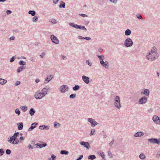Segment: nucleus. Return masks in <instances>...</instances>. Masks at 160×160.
<instances>
[{
    "mask_svg": "<svg viewBox=\"0 0 160 160\" xmlns=\"http://www.w3.org/2000/svg\"><path fill=\"white\" fill-rule=\"evenodd\" d=\"M24 68L23 66H20L18 68L17 71V72L19 73L22 71L24 69Z\"/></svg>",
    "mask_w": 160,
    "mask_h": 160,
    "instance_id": "27",
    "label": "nucleus"
},
{
    "mask_svg": "<svg viewBox=\"0 0 160 160\" xmlns=\"http://www.w3.org/2000/svg\"><path fill=\"white\" fill-rule=\"evenodd\" d=\"M82 79L84 82L87 84H88L90 82V80L89 77L85 75L82 76Z\"/></svg>",
    "mask_w": 160,
    "mask_h": 160,
    "instance_id": "16",
    "label": "nucleus"
},
{
    "mask_svg": "<svg viewBox=\"0 0 160 160\" xmlns=\"http://www.w3.org/2000/svg\"><path fill=\"white\" fill-rule=\"evenodd\" d=\"M154 140H155L154 144H157L159 145H160L159 138L158 139L155 138Z\"/></svg>",
    "mask_w": 160,
    "mask_h": 160,
    "instance_id": "35",
    "label": "nucleus"
},
{
    "mask_svg": "<svg viewBox=\"0 0 160 160\" xmlns=\"http://www.w3.org/2000/svg\"><path fill=\"white\" fill-rule=\"evenodd\" d=\"M158 57L157 48L155 46L152 47L150 51L148 52L146 55L147 59L150 61H152L157 59Z\"/></svg>",
    "mask_w": 160,
    "mask_h": 160,
    "instance_id": "1",
    "label": "nucleus"
},
{
    "mask_svg": "<svg viewBox=\"0 0 160 160\" xmlns=\"http://www.w3.org/2000/svg\"><path fill=\"white\" fill-rule=\"evenodd\" d=\"M96 56L99 60L100 64L105 69H108L109 68V63L107 61L105 62L103 61V60L105 59L104 56L103 55H97Z\"/></svg>",
    "mask_w": 160,
    "mask_h": 160,
    "instance_id": "2",
    "label": "nucleus"
},
{
    "mask_svg": "<svg viewBox=\"0 0 160 160\" xmlns=\"http://www.w3.org/2000/svg\"><path fill=\"white\" fill-rule=\"evenodd\" d=\"M111 2L114 4H116L118 2L117 0H109Z\"/></svg>",
    "mask_w": 160,
    "mask_h": 160,
    "instance_id": "50",
    "label": "nucleus"
},
{
    "mask_svg": "<svg viewBox=\"0 0 160 160\" xmlns=\"http://www.w3.org/2000/svg\"><path fill=\"white\" fill-rule=\"evenodd\" d=\"M34 146H36L37 148H38V147H39V148H42V144H39V143H37L36 144H34Z\"/></svg>",
    "mask_w": 160,
    "mask_h": 160,
    "instance_id": "48",
    "label": "nucleus"
},
{
    "mask_svg": "<svg viewBox=\"0 0 160 160\" xmlns=\"http://www.w3.org/2000/svg\"><path fill=\"white\" fill-rule=\"evenodd\" d=\"M53 75H48L47 76L46 78L45 79L44 82L45 84L48 83L53 78Z\"/></svg>",
    "mask_w": 160,
    "mask_h": 160,
    "instance_id": "13",
    "label": "nucleus"
},
{
    "mask_svg": "<svg viewBox=\"0 0 160 160\" xmlns=\"http://www.w3.org/2000/svg\"><path fill=\"white\" fill-rule=\"evenodd\" d=\"M148 101L147 98L145 96L142 97L138 100V103L140 104H145Z\"/></svg>",
    "mask_w": 160,
    "mask_h": 160,
    "instance_id": "9",
    "label": "nucleus"
},
{
    "mask_svg": "<svg viewBox=\"0 0 160 160\" xmlns=\"http://www.w3.org/2000/svg\"><path fill=\"white\" fill-rule=\"evenodd\" d=\"M50 38L52 41L55 44H57L59 43V40L57 37L54 35H52L50 36Z\"/></svg>",
    "mask_w": 160,
    "mask_h": 160,
    "instance_id": "10",
    "label": "nucleus"
},
{
    "mask_svg": "<svg viewBox=\"0 0 160 160\" xmlns=\"http://www.w3.org/2000/svg\"><path fill=\"white\" fill-rule=\"evenodd\" d=\"M45 95L39 91L36 92L34 94V97L37 99H41Z\"/></svg>",
    "mask_w": 160,
    "mask_h": 160,
    "instance_id": "7",
    "label": "nucleus"
},
{
    "mask_svg": "<svg viewBox=\"0 0 160 160\" xmlns=\"http://www.w3.org/2000/svg\"><path fill=\"white\" fill-rule=\"evenodd\" d=\"M136 17L139 19H143V18H142V16L139 13L137 14H136Z\"/></svg>",
    "mask_w": 160,
    "mask_h": 160,
    "instance_id": "36",
    "label": "nucleus"
},
{
    "mask_svg": "<svg viewBox=\"0 0 160 160\" xmlns=\"http://www.w3.org/2000/svg\"><path fill=\"white\" fill-rule=\"evenodd\" d=\"M114 142V139H113V140L111 141V142L109 143V145L110 147H111L112 144H113Z\"/></svg>",
    "mask_w": 160,
    "mask_h": 160,
    "instance_id": "54",
    "label": "nucleus"
},
{
    "mask_svg": "<svg viewBox=\"0 0 160 160\" xmlns=\"http://www.w3.org/2000/svg\"><path fill=\"white\" fill-rule=\"evenodd\" d=\"M124 44L127 48L130 47L133 45V42L131 38H128L125 40Z\"/></svg>",
    "mask_w": 160,
    "mask_h": 160,
    "instance_id": "5",
    "label": "nucleus"
},
{
    "mask_svg": "<svg viewBox=\"0 0 160 160\" xmlns=\"http://www.w3.org/2000/svg\"><path fill=\"white\" fill-rule=\"evenodd\" d=\"M131 31L129 29H127L125 32V34L126 36H129L131 34Z\"/></svg>",
    "mask_w": 160,
    "mask_h": 160,
    "instance_id": "24",
    "label": "nucleus"
},
{
    "mask_svg": "<svg viewBox=\"0 0 160 160\" xmlns=\"http://www.w3.org/2000/svg\"><path fill=\"white\" fill-rule=\"evenodd\" d=\"M83 155H81L79 157L77 158L76 160H81V159L83 158Z\"/></svg>",
    "mask_w": 160,
    "mask_h": 160,
    "instance_id": "57",
    "label": "nucleus"
},
{
    "mask_svg": "<svg viewBox=\"0 0 160 160\" xmlns=\"http://www.w3.org/2000/svg\"><path fill=\"white\" fill-rule=\"evenodd\" d=\"M38 124V123L37 122H34L32 123L30 128H29L28 130V131H31L33 129L35 128L37 126V125Z\"/></svg>",
    "mask_w": 160,
    "mask_h": 160,
    "instance_id": "18",
    "label": "nucleus"
},
{
    "mask_svg": "<svg viewBox=\"0 0 160 160\" xmlns=\"http://www.w3.org/2000/svg\"><path fill=\"white\" fill-rule=\"evenodd\" d=\"M153 110L152 108H150L148 110V111L149 113H150L153 111Z\"/></svg>",
    "mask_w": 160,
    "mask_h": 160,
    "instance_id": "62",
    "label": "nucleus"
},
{
    "mask_svg": "<svg viewBox=\"0 0 160 160\" xmlns=\"http://www.w3.org/2000/svg\"><path fill=\"white\" fill-rule=\"evenodd\" d=\"M36 111L34 110L33 108H31L30 110L29 111V114L31 115V116H33L34 114L35 113Z\"/></svg>",
    "mask_w": 160,
    "mask_h": 160,
    "instance_id": "22",
    "label": "nucleus"
},
{
    "mask_svg": "<svg viewBox=\"0 0 160 160\" xmlns=\"http://www.w3.org/2000/svg\"><path fill=\"white\" fill-rule=\"evenodd\" d=\"M144 135V133L142 132H138L136 133L134 135L135 137H139Z\"/></svg>",
    "mask_w": 160,
    "mask_h": 160,
    "instance_id": "19",
    "label": "nucleus"
},
{
    "mask_svg": "<svg viewBox=\"0 0 160 160\" xmlns=\"http://www.w3.org/2000/svg\"><path fill=\"white\" fill-rule=\"evenodd\" d=\"M45 54V53L44 52H42L41 54L40 55V57L42 58H43V55H44Z\"/></svg>",
    "mask_w": 160,
    "mask_h": 160,
    "instance_id": "61",
    "label": "nucleus"
},
{
    "mask_svg": "<svg viewBox=\"0 0 160 160\" xmlns=\"http://www.w3.org/2000/svg\"><path fill=\"white\" fill-rule=\"evenodd\" d=\"M155 138H149L148 139V142L151 144H154L155 140H154Z\"/></svg>",
    "mask_w": 160,
    "mask_h": 160,
    "instance_id": "31",
    "label": "nucleus"
},
{
    "mask_svg": "<svg viewBox=\"0 0 160 160\" xmlns=\"http://www.w3.org/2000/svg\"><path fill=\"white\" fill-rule=\"evenodd\" d=\"M51 22L53 24L56 23L57 22L56 20L54 18H52L51 20Z\"/></svg>",
    "mask_w": 160,
    "mask_h": 160,
    "instance_id": "41",
    "label": "nucleus"
},
{
    "mask_svg": "<svg viewBox=\"0 0 160 160\" xmlns=\"http://www.w3.org/2000/svg\"><path fill=\"white\" fill-rule=\"evenodd\" d=\"M8 141L13 144H17L19 142V140L17 138L12 136L9 139L8 138Z\"/></svg>",
    "mask_w": 160,
    "mask_h": 160,
    "instance_id": "6",
    "label": "nucleus"
},
{
    "mask_svg": "<svg viewBox=\"0 0 160 160\" xmlns=\"http://www.w3.org/2000/svg\"><path fill=\"white\" fill-rule=\"evenodd\" d=\"M12 11L10 10H7L6 11L7 14L8 15L12 13Z\"/></svg>",
    "mask_w": 160,
    "mask_h": 160,
    "instance_id": "58",
    "label": "nucleus"
},
{
    "mask_svg": "<svg viewBox=\"0 0 160 160\" xmlns=\"http://www.w3.org/2000/svg\"><path fill=\"white\" fill-rule=\"evenodd\" d=\"M15 112L16 114H18V116H19L20 114V111L19 109L17 108L15 110Z\"/></svg>",
    "mask_w": 160,
    "mask_h": 160,
    "instance_id": "39",
    "label": "nucleus"
},
{
    "mask_svg": "<svg viewBox=\"0 0 160 160\" xmlns=\"http://www.w3.org/2000/svg\"><path fill=\"white\" fill-rule=\"evenodd\" d=\"M65 3L62 1H60V3L59 5V7L60 8H65Z\"/></svg>",
    "mask_w": 160,
    "mask_h": 160,
    "instance_id": "25",
    "label": "nucleus"
},
{
    "mask_svg": "<svg viewBox=\"0 0 160 160\" xmlns=\"http://www.w3.org/2000/svg\"><path fill=\"white\" fill-rule=\"evenodd\" d=\"M69 24L70 26L75 28L76 29H79L85 31H87L86 28L84 26L78 25L77 24L72 23H70Z\"/></svg>",
    "mask_w": 160,
    "mask_h": 160,
    "instance_id": "4",
    "label": "nucleus"
},
{
    "mask_svg": "<svg viewBox=\"0 0 160 160\" xmlns=\"http://www.w3.org/2000/svg\"><path fill=\"white\" fill-rule=\"evenodd\" d=\"M20 108L24 112H26L28 110V107L26 106H21Z\"/></svg>",
    "mask_w": 160,
    "mask_h": 160,
    "instance_id": "32",
    "label": "nucleus"
},
{
    "mask_svg": "<svg viewBox=\"0 0 160 160\" xmlns=\"http://www.w3.org/2000/svg\"><path fill=\"white\" fill-rule=\"evenodd\" d=\"M114 105L115 107L118 109H120L121 108V105L120 103V98L118 96H116L114 100Z\"/></svg>",
    "mask_w": 160,
    "mask_h": 160,
    "instance_id": "3",
    "label": "nucleus"
},
{
    "mask_svg": "<svg viewBox=\"0 0 160 160\" xmlns=\"http://www.w3.org/2000/svg\"><path fill=\"white\" fill-rule=\"evenodd\" d=\"M103 49L101 48H99L98 49V51L99 52H101L102 51Z\"/></svg>",
    "mask_w": 160,
    "mask_h": 160,
    "instance_id": "60",
    "label": "nucleus"
},
{
    "mask_svg": "<svg viewBox=\"0 0 160 160\" xmlns=\"http://www.w3.org/2000/svg\"><path fill=\"white\" fill-rule=\"evenodd\" d=\"M156 157L158 158H160V150L157 152Z\"/></svg>",
    "mask_w": 160,
    "mask_h": 160,
    "instance_id": "42",
    "label": "nucleus"
},
{
    "mask_svg": "<svg viewBox=\"0 0 160 160\" xmlns=\"http://www.w3.org/2000/svg\"><path fill=\"white\" fill-rule=\"evenodd\" d=\"M51 158H52V160H56L57 159L56 157L53 154L51 155Z\"/></svg>",
    "mask_w": 160,
    "mask_h": 160,
    "instance_id": "45",
    "label": "nucleus"
},
{
    "mask_svg": "<svg viewBox=\"0 0 160 160\" xmlns=\"http://www.w3.org/2000/svg\"><path fill=\"white\" fill-rule=\"evenodd\" d=\"M108 155L109 156L110 158H112L113 157V155L112 154V153L111 152L109 151L108 152Z\"/></svg>",
    "mask_w": 160,
    "mask_h": 160,
    "instance_id": "47",
    "label": "nucleus"
},
{
    "mask_svg": "<svg viewBox=\"0 0 160 160\" xmlns=\"http://www.w3.org/2000/svg\"><path fill=\"white\" fill-rule=\"evenodd\" d=\"M19 133L18 132H17L14 133L12 136L17 138V136L19 135Z\"/></svg>",
    "mask_w": 160,
    "mask_h": 160,
    "instance_id": "52",
    "label": "nucleus"
},
{
    "mask_svg": "<svg viewBox=\"0 0 160 160\" xmlns=\"http://www.w3.org/2000/svg\"><path fill=\"white\" fill-rule=\"evenodd\" d=\"M102 157V158H103V159H106L105 158V155L104 154V153L103 152H102L101 154V155Z\"/></svg>",
    "mask_w": 160,
    "mask_h": 160,
    "instance_id": "53",
    "label": "nucleus"
},
{
    "mask_svg": "<svg viewBox=\"0 0 160 160\" xmlns=\"http://www.w3.org/2000/svg\"><path fill=\"white\" fill-rule=\"evenodd\" d=\"M11 151L8 149H7L6 151V153L8 155H9L11 153Z\"/></svg>",
    "mask_w": 160,
    "mask_h": 160,
    "instance_id": "44",
    "label": "nucleus"
},
{
    "mask_svg": "<svg viewBox=\"0 0 160 160\" xmlns=\"http://www.w3.org/2000/svg\"><path fill=\"white\" fill-rule=\"evenodd\" d=\"M39 128L41 130H48L49 129V126L45 125H41L39 127Z\"/></svg>",
    "mask_w": 160,
    "mask_h": 160,
    "instance_id": "20",
    "label": "nucleus"
},
{
    "mask_svg": "<svg viewBox=\"0 0 160 160\" xmlns=\"http://www.w3.org/2000/svg\"><path fill=\"white\" fill-rule=\"evenodd\" d=\"M80 144L84 146L87 149H88L90 148V147L89 143L88 142H85L84 141H81L80 142Z\"/></svg>",
    "mask_w": 160,
    "mask_h": 160,
    "instance_id": "14",
    "label": "nucleus"
},
{
    "mask_svg": "<svg viewBox=\"0 0 160 160\" xmlns=\"http://www.w3.org/2000/svg\"><path fill=\"white\" fill-rule=\"evenodd\" d=\"M4 153V151L2 149H0V154H1V156H2Z\"/></svg>",
    "mask_w": 160,
    "mask_h": 160,
    "instance_id": "51",
    "label": "nucleus"
},
{
    "mask_svg": "<svg viewBox=\"0 0 160 160\" xmlns=\"http://www.w3.org/2000/svg\"><path fill=\"white\" fill-rule=\"evenodd\" d=\"M84 39L88 41L91 39V38L89 37H84Z\"/></svg>",
    "mask_w": 160,
    "mask_h": 160,
    "instance_id": "59",
    "label": "nucleus"
},
{
    "mask_svg": "<svg viewBox=\"0 0 160 160\" xmlns=\"http://www.w3.org/2000/svg\"><path fill=\"white\" fill-rule=\"evenodd\" d=\"M76 96V94H72L69 96V98L71 99H74Z\"/></svg>",
    "mask_w": 160,
    "mask_h": 160,
    "instance_id": "38",
    "label": "nucleus"
},
{
    "mask_svg": "<svg viewBox=\"0 0 160 160\" xmlns=\"http://www.w3.org/2000/svg\"><path fill=\"white\" fill-rule=\"evenodd\" d=\"M16 56H13L11 59L10 62H13L15 60V57H16Z\"/></svg>",
    "mask_w": 160,
    "mask_h": 160,
    "instance_id": "49",
    "label": "nucleus"
},
{
    "mask_svg": "<svg viewBox=\"0 0 160 160\" xmlns=\"http://www.w3.org/2000/svg\"><path fill=\"white\" fill-rule=\"evenodd\" d=\"M95 131V130L94 129H91V132L90 134V136H92L94 134V132Z\"/></svg>",
    "mask_w": 160,
    "mask_h": 160,
    "instance_id": "40",
    "label": "nucleus"
},
{
    "mask_svg": "<svg viewBox=\"0 0 160 160\" xmlns=\"http://www.w3.org/2000/svg\"><path fill=\"white\" fill-rule=\"evenodd\" d=\"M140 158L142 160H144L146 158V156L143 153H141L139 156Z\"/></svg>",
    "mask_w": 160,
    "mask_h": 160,
    "instance_id": "23",
    "label": "nucleus"
},
{
    "mask_svg": "<svg viewBox=\"0 0 160 160\" xmlns=\"http://www.w3.org/2000/svg\"><path fill=\"white\" fill-rule=\"evenodd\" d=\"M53 3L55 4H56L58 2V1L57 0H52Z\"/></svg>",
    "mask_w": 160,
    "mask_h": 160,
    "instance_id": "64",
    "label": "nucleus"
},
{
    "mask_svg": "<svg viewBox=\"0 0 160 160\" xmlns=\"http://www.w3.org/2000/svg\"><path fill=\"white\" fill-rule=\"evenodd\" d=\"M88 121L90 123L91 126L94 127L96 125L98 124V123L96 122L92 118H88Z\"/></svg>",
    "mask_w": 160,
    "mask_h": 160,
    "instance_id": "11",
    "label": "nucleus"
},
{
    "mask_svg": "<svg viewBox=\"0 0 160 160\" xmlns=\"http://www.w3.org/2000/svg\"><path fill=\"white\" fill-rule=\"evenodd\" d=\"M152 119L154 122L158 124H160V119L159 117L156 115L153 116Z\"/></svg>",
    "mask_w": 160,
    "mask_h": 160,
    "instance_id": "12",
    "label": "nucleus"
},
{
    "mask_svg": "<svg viewBox=\"0 0 160 160\" xmlns=\"http://www.w3.org/2000/svg\"><path fill=\"white\" fill-rule=\"evenodd\" d=\"M18 129L19 130H21L23 127V123L22 122H19L17 123Z\"/></svg>",
    "mask_w": 160,
    "mask_h": 160,
    "instance_id": "21",
    "label": "nucleus"
},
{
    "mask_svg": "<svg viewBox=\"0 0 160 160\" xmlns=\"http://www.w3.org/2000/svg\"><path fill=\"white\" fill-rule=\"evenodd\" d=\"M26 64V62L22 60H21L18 62V64L20 65L24 66Z\"/></svg>",
    "mask_w": 160,
    "mask_h": 160,
    "instance_id": "34",
    "label": "nucleus"
},
{
    "mask_svg": "<svg viewBox=\"0 0 160 160\" xmlns=\"http://www.w3.org/2000/svg\"><path fill=\"white\" fill-rule=\"evenodd\" d=\"M20 84V82L19 81H17L15 83V86H18Z\"/></svg>",
    "mask_w": 160,
    "mask_h": 160,
    "instance_id": "55",
    "label": "nucleus"
},
{
    "mask_svg": "<svg viewBox=\"0 0 160 160\" xmlns=\"http://www.w3.org/2000/svg\"><path fill=\"white\" fill-rule=\"evenodd\" d=\"M58 127L60 126V124L57 122H55L54 124V126L55 128H58Z\"/></svg>",
    "mask_w": 160,
    "mask_h": 160,
    "instance_id": "46",
    "label": "nucleus"
},
{
    "mask_svg": "<svg viewBox=\"0 0 160 160\" xmlns=\"http://www.w3.org/2000/svg\"><path fill=\"white\" fill-rule=\"evenodd\" d=\"M86 62L87 64L89 66H91L92 65V62H90L89 60H87L86 61Z\"/></svg>",
    "mask_w": 160,
    "mask_h": 160,
    "instance_id": "43",
    "label": "nucleus"
},
{
    "mask_svg": "<svg viewBox=\"0 0 160 160\" xmlns=\"http://www.w3.org/2000/svg\"><path fill=\"white\" fill-rule=\"evenodd\" d=\"M96 158V157L95 155H90L88 157V159H90L91 160H93Z\"/></svg>",
    "mask_w": 160,
    "mask_h": 160,
    "instance_id": "28",
    "label": "nucleus"
},
{
    "mask_svg": "<svg viewBox=\"0 0 160 160\" xmlns=\"http://www.w3.org/2000/svg\"><path fill=\"white\" fill-rule=\"evenodd\" d=\"M80 88V87L78 85H75L74 87L72 88V89L74 91H77Z\"/></svg>",
    "mask_w": 160,
    "mask_h": 160,
    "instance_id": "33",
    "label": "nucleus"
},
{
    "mask_svg": "<svg viewBox=\"0 0 160 160\" xmlns=\"http://www.w3.org/2000/svg\"><path fill=\"white\" fill-rule=\"evenodd\" d=\"M38 17L37 16H34L32 19V21L33 22H36L38 21Z\"/></svg>",
    "mask_w": 160,
    "mask_h": 160,
    "instance_id": "37",
    "label": "nucleus"
},
{
    "mask_svg": "<svg viewBox=\"0 0 160 160\" xmlns=\"http://www.w3.org/2000/svg\"><path fill=\"white\" fill-rule=\"evenodd\" d=\"M69 153V152L68 151H66L65 150H62L61 151L60 153L61 154H65V155H68Z\"/></svg>",
    "mask_w": 160,
    "mask_h": 160,
    "instance_id": "30",
    "label": "nucleus"
},
{
    "mask_svg": "<svg viewBox=\"0 0 160 160\" xmlns=\"http://www.w3.org/2000/svg\"><path fill=\"white\" fill-rule=\"evenodd\" d=\"M7 80L4 79H3L1 78H0V84L2 85H4L7 82Z\"/></svg>",
    "mask_w": 160,
    "mask_h": 160,
    "instance_id": "26",
    "label": "nucleus"
},
{
    "mask_svg": "<svg viewBox=\"0 0 160 160\" xmlns=\"http://www.w3.org/2000/svg\"><path fill=\"white\" fill-rule=\"evenodd\" d=\"M79 15L83 17H88V15H87L84 14H80Z\"/></svg>",
    "mask_w": 160,
    "mask_h": 160,
    "instance_id": "56",
    "label": "nucleus"
},
{
    "mask_svg": "<svg viewBox=\"0 0 160 160\" xmlns=\"http://www.w3.org/2000/svg\"><path fill=\"white\" fill-rule=\"evenodd\" d=\"M78 38L79 39H84V37H83L82 36H78Z\"/></svg>",
    "mask_w": 160,
    "mask_h": 160,
    "instance_id": "63",
    "label": "nucleus"
},
{
    "mask_svg": "<svg viewBox=\"0 0 160 160\" xmlns=\"http://www.w3.org/2000/svg\"><path fill=\"white\" fill-rule=\"evenodd\" d=\"M50 89V88H48V87H46L43 88L41 92L45 96L47 95L48 93V89Z\"/></svg>",
    "mask_w": 160,
    "mask_h": 160,
    "instance_id": "17",
    "label": "nucleus"
},
{
    "mask_svg": "<svg viewBox=\"0 0 160 160\" xmlns=\"http://www.w3.org/2000/svg\"><path fill=\"white\" fill-rule=\"evenodd\" d=\"M28 14H31L32 16H34L36 14V12L34 10H30L28 12Z\"/></svg>",
    "mask_w": 160,
    "mask_h": 160,
    "instance_id": "29",
    "label": "nucleus"
},
{
    "mask_svg": "<svg viewBox=\"0 0 160 160\" xmlns=\"http://www.w3.org/2000/svg\"><path fill=\"white\" fill-rule=\"evenodd\" d=\"M150 91L148 89H143L141 92L142 95H144L146 96H148L149 95Z\"/></svg>",
    "mask_w": 160,
    "mask_h": 160,
    "instance_id": "15",
    "label": "nucleus"
},
{
    "mask_svg": "<svg viewBox=\"0 0 160 160\" xmlns=\"http://www.w3.org/2000/svg\"><path fill=\"white\" fill-rule=\"evenodd\" d=\"M69 87L67 85H63L61 86L59 88V90L62 93H65L68 91Z\"/></svg>",
    "mask_w": 160,
    "mask_h": 160,
    "instance_id": "8",
    "label": "nucleus"
}]
</instances>
